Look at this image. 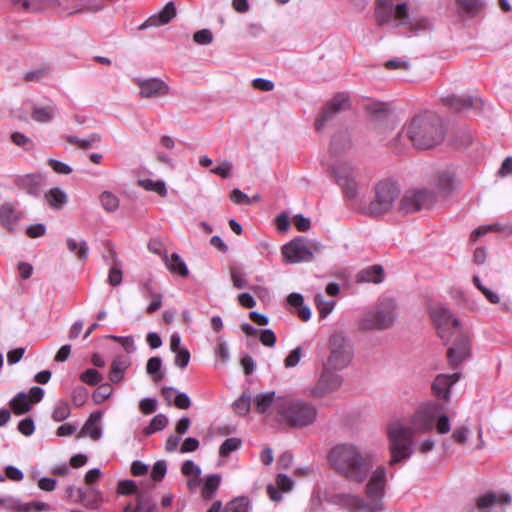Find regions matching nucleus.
<instances>
[{"label":"nucleus","instance_id":"nucleus-1","mask_svg":"<svg viewBox=\"0 0 512 512\" xmlns=\"http://www.w3.org/2000/svg\"><path fill=\"white\" fill-rule=\"evenodd\" d=\"M436 428L440 435L451 430L449 417L443 413V406L431 402L419 407L410 417L408 424L396 421L388 425L389 466L408 461L414 453L415 435L425 434Z\"/></svg>","mask_w":512,"mask_h":512},{"label":"nucleus","instance_id":"nucleus-2","mask_svg":"<svg viewBox=\"0 0 512 512\" xmlns=\"http://www.w3.org/2000/svg\"><path fill=\"white\" fill-rule=\"evenodd\" d=\"M331 469L346 481L361 485L370 476L377 454L361 444L342 442L333 446L327 456Z\"/></svg>","mask_w":512,"mask_h":512},{"label":"nucleus","instance_id":"nucleus-3","mask_svg":"<svg viewBox=\"0 0 512 512\" xmlns=\"http://www.w3.org/2000/svg\"><path fill=\"white\" fill-rule=\"evenodd\" d=\"M407 136L416 148L430 149L443 140L444 129L438 118L420 115L411 121Z\"/></svg>","mask_w":512,"mask_h":512},{"label":"nucleus","instance_id":"nucleus-4","mask_svg":"<svg viewBox=\"0 0 512 512\" xmlns=\"http://www.w3.org/2000/svg\"><path fill=\"white\" fill-rule=\"evenodd\" d=\"M276 412L284 423L295 428L310 426L317 418V409L312 403L291 396L279 397Z\"/></svg>","mask_w":512,"mask_h":512},{"label":"nucleus","instance_id":"nucleus-5","mask_svg":"<svg viewBox=\"0 0 512 512\" xmlns=\"http://www.w3.org/2000/svg\"><path fill=\"white\" fill-rule=\"evenodd\" d=\"M375 15L379 25L396 22V27L408 25L411 30L425 29L428 26L427 20H421L417 24L412 22L406 3L394 5L391 0H377Z\"/></svg>","mask_w":512,"mask_h":512},{"label":"nucleus","instance_id":"nucleus-6","mask_svg":"<svg viewBox=\"0 0 512 512\" xmlns=\"http://www.w3.org/2000/svg\"><path fill=\"white\" fill-rule=\"evenodd\" d=\"M396 318V302L391 298H383L365 312L359 326L362 330H385L393 326Z\"/></svg>","mask_w":512,"mask_h":512},{"label":"nucleus","instance_id":"nucleus-7","mask_svg":"<svg viewBox=\"0 0 512 512\" xmlns=\"http://www.w3.org/2000/svg\"><path fill=\"white\" fill-rule=\"evenodd\" d=\"M400 187L391 179L381 180L374 186V197L366 207L370 216H379L389 212L399 198Z\"/></svg>","mask_w":512,"mask_h":512},{"label":"nucleus","instance_id":"nucleus-8","mask_svg":"<svg viewBox=\"0 0 512 512\" xmlns=\"http://www.w3.org/2000/svg\"><path fill=\"white\" fill-rule=\"evenodd\" d=\"M329 355L323 363L325 367L342 370L353 359V346L342 332L333 333L328 340Z\"/></svg>","mask_w":512,"mask_h":512},{"label":"nucleus","instance_id":"nucleus-9","mask_svg":"<svg viewBox=\"0 0 512 512\" xmlns=\"http://www.w3.org/2000/svg\"><path fill=\"white\" fill-rule=\"evenodd\" d=\"M321 250V243L299 237L282 247V255L289 263L309 262Z\"/></svg>","mask_w":512,"mask_h":512},{"label":"nucleus","instance_id":"nucleus-10","mask_svg":"<svg viewBox=\"0 0 512 512\" xmlns=\"http://www.w3.org/2000/svg\"><path fill=\"white\" fill-rule=\"evenodd\" d=\"M370 475L365 486L366 507L370 508V512H379L385 508L383 498L386 487V468L378 466Z\"/></svg>","mask_w":512,"mask_h":512},{"label":"nucleus","instance_id":"nucleus-11","mask_svg":"<svg viewBox=\"0 0 512 512\" xmlns=\"http://www.w3.org/2000/svg\"><path fill=\"white\" fill-rule=\"evenodd\" d=\"M435 201L436 195L429 189H409L400 198L398 211L403 214L415 213L432 207Z\"/></svg>","mask_w":512,"mask_h":512},{"label":"nucleus","instance_id":"nucleus-12","mask_svg":"<svg viewBox=\"0 0 512 512\" xmlns=\"http://www.w3.org/2000/svg\"><path fill=\"white\" fill-rule=\"evenodd\" d=\"M430 316L436 326L439 337L448 342L452 338V334L461 329L459 320L441 304L434 305L430 308Z\"/></svg>","mask_w":512,"mask_h":512},{"label":"nucleus","instance_id":"nucleus-13","mask_svg":"<svg viewBox=\"0 0 512 512\" xmlns=\"http://www.w3.org/2000/svg\"><path fill=\"white\" fill-rule=\"evenodd\" d=\"M335 371L336 370L323 365L320 378L311 390V394L314 397L322 398L340 388L343 379L340 375L336 374Z\"/></svg>","mask_w":512,"mask_h":512},{"label":"nucleus","instance_id":"nucleus-14","mask_svg":"<svg viewBox=\"0 0 512 512\" xmlns=\"http://www.w3.org/2000/svg\"><path fill=\"white\" fill-rule=\"evenodd\" d=\"M349 98L347 95L340 93L335 95L324 107L321 114L315 121V128L320 131L326 122L332 120L336 114L345 110L349 106Z\"/></svg>","mask_w":512,"mask_h":512},{"label":"nucleus","instance_id":"nucleus-15","mask_svg":"<svg viewBox=\"0 0 512 512\" xmlns=\"http://www.w3.org/2000/svg\"><path fill=\"white\" fill-rule=\"evenodd\" d=\"M455 336V343L448 349V359L452 367H456L470 355V341L468 337L459 329L458 332L453 333Z\"/></svg>","mask_w":512,"mask_h":512},{"label":"nucleus","instance_id":"nucleus-16","mask_svg":"<svg viewBox=\"0 0 512 512\" xmlns=\"http://www.w3.org/2000/svg\"><path fill=\"white\" fill-rule=\"evenodd\" d=\"M0 506L10 512H40L50 509V505L45 502L32 501L23 503L19 498L12 496L1 497Z\"/></svg>","mask_w":512,"mask_h":512},{"label":"nucleus","instance_id":"nucleus-17","mask_svg":"<svg viewBox=\"0 0 512 512\" xmlns=\"http://www.w3.org/2000/svg\"><path fill=\"white\" fill-rule=\"evenodd\" d=\"M330 501L335 505L347 509L349 512H370V508L366 507V500L356 494H335L334 496H332Z\"/></svg>","mask_w":512,"mask_h":512},{"label":"nucleus","instance_id":"nucleus-18","mask_svg":"<svg viewBox=\"0 0 512 512\" xmlns=\"http://www.w3.org/2000/svg\"><path fill=\"white\" fill-rule=\"evenodd\" d=\"M136 83L143 98H159L169 92V86L159 78L137 79Z\"/></svg>","mask_w":512,"mask_h":512},{"label":"nucleus","instance_id":"nucleus-19","mask_svg":"<svg viewBox=\"0 0 512 512\" xmlns=\"http://www.w3.org/2000/svg\"><path fill=\"white\" fill-rule=\"evenodd\" d=\"M460 377L461 374L458 372L453 374L438 375L432 383V390L434 395L439 399L448 401L450 399V389L456 382L459 381Z\"/></svg>","mask_w":512,"mask_h":512},{"label":"nucleus","instance_id":"nucleus-20","mask_svg":"<svg viewBox=\"0 0 512 512\" xmlns=\"http://www.w3.org/2000/svg\"><path fill=\"white\" fill-rule=\"evenodd\" d=\"M443 102L457 112L471 108L480 109L482 107V100L477 96L471 95H451L443 98Z\"/></svg>","mask_w":512,"mask_h":512},{"label":"nucleus","instance_id":"nucleus-21","mask_svg":"<svg viewBox=\"0 0 512 512\" xmlns=\"http://www.w3.org/2000/svg\"><path fill=\"white\" fill-rule=\"evenodd\" d=\"M512 498L507 493L488 492L479 496L476 506L479 510L489 512L493 507L510 504Z\"/></svg>","mask_w":512,"mask_h":512},{"label":"nucleus","instance_id":"nucleus-22","mask_svg":"<svg viewBox=\"0 0 512 512\" xmlns=\"http://www.w3.org/2000/svg\"><path fill=\"white\" fill-rule=\"evenodd\" d=\"M176 16V8L173 2H168L157 15L149 17L141 26V29L168 24Z\"/></svg>","mask_w":512,"mask_h":512},{"label":"nucleus","instance_id":"nucleus-23","mask_svg":"<svg viewBox=\"0 0 512 512\" xmlns=\"http://www.w3.org/2000/svg\"><path fill=\"white\" fill-rule=\"evenodd\" d=\"M17 186L28 194L38 196L44 185V178L40 174H28L17 179Z\"/></svg>","mask_w":512,"mask_h":512},{"label":"nucleus","instance_id":"nucleus-24","mask_svg":"<svg viewBox=\"0 0 512 512\" xmlns=\"http://www.w3.org/2000/svg\"><path fill=\"white\" fill-rule=\"evenodd\" d=\"M277 486L268 485L267 492L271 500L278 502L282 498L281 491L288 492L292 490L294 482L285 474H278L276 478Z\"/></svg>","mask_w":512,"mask_h":512},{"label":"nucleus","instance_id":"nucleus-25","mask_svg":"<svg viewBox=\"0 0 512 512\" xmlns=\"http://www.w3.org/2000/svg\"><path fill=\"white\" fill-rule=\"evenodd\" d=\"M22 218V212L18 211L12 204H4L0 208V221L2 225L12 231L17 222Z\"/></svg>","mask_w":512,"mask_h":512},{"label":"nucleus","instance_id":"nucleus-26","mask_svg":"<svg viewBox=\"0 0 512 512\" xmlns=\"http://www.w3.org/2000/svg\"><path fill=\"white\" fill-rule=\"evenodd\" d=\"M279 397L280 396H276L274 391L257 394L253 400L256 411L260 414H264L272 407L276 410V403Z\"/></svg>","mask_w":512,"mask_h":512},{"label":"nucleus","instance_id":"nucleus-27","mask_svg":"<svg viewBox=\"0 0 512 512\" xmlns=\"http://www.w3.org/2000/svg\"><path fill=\"white\" fill-rule=\"evenodd\" d=\"M331 170L337 184L357 175L354 166L350 162L343 160L336 161L332 165Z\"/></svg>","mask_w":512,"mask_h":512},{"label":"nucleus","instance_id":"nucleus-28","mask_svg":"<svg viewBox=\"0 0 512 512\" xmlns=\"http://www.w3.org/2000/svg\"><path fill=\"white\" fill-rule=\"evenodd\" d=\"M101 413L94 412L92 413L84 426L82 427L79 436H90L93 440H98L101 437V429L99 427V422L101 420Z\"/></svg>","mask_w":512,"mask_h":512},{"label":"nucleus","instance_id":"nucleus-29","mask_svg":"<svg viewBox=\"0 0 512 512\" xmlns=\"http://www.w3.org/2000/svg\"><path fill=\"white\" fill-rule=\"evenodd\" d=\"M162 258L170 272L177 273L183 277H186L189 274V270L185 262L177 253H172L170 256H168L167 253H163Z\"/></svg>","mask_w":512,"mask_h":512},{"label":"nucleus","instance_id":"nucleus-30","mask_svg":"<svg viewBox=\"0 0 512 512\" xmlns=\"http://www.w3.org/2000/svg\"><path fill=\"white\" fill-rule=\"evenodd\" d=\"M45 201L55 210L62 209L68 201L67 194L60 188H52L45 192Z\"/></svg>","mask_w":512,"mask_h":512},{"label":"nucleus","instance_id":"nucleus-31","mask_svg":"<svg viewBox=\"0 0 512 512\" xmlns=\"http://www.w3.org/2000/svg\"><path fill=\"white\" fill-rule=\"evenodd\" d=\"M130 362L127 357H117L113 360L110 368L109 379L113 383H119L124 376L126 369L129 367Z\"/></svg>","mask_w":512,"mask_h":512},{"label":"nucleus","instance_id":"nucleus-32","mask_svg":"<svg viewBox=\"0 0 512 512\" xmlns=\"http://www.w3.org/2000/svg\"><path fill=\"white\" fill-rule=\"evenodd\" d=\"M383 274V268L379 265H374L361 270L357 275V280L364 283H380L383 281Z\"/></svg>","mask_w":512,"mask_h":512},{"label":"nucleus","instance_id":"nucleus-33","mask_svg":"<svg viewBox=\"0 0 512 512\" xmlns=\"http://www.w3.org/2000/svg\"><path fill=\"white\" fill-rule=\"evenodd\" d=\"M9 405L16 415L25 414L32 408L29 396L25 392L17 393L15 397L11 399Z\"/></svg>","mask_w":512,"mask_h":512},{"label":"nucleus","instance_id":"nucleus-34","mask_svg":"<svg viewBox=\"0 0 512 512\" xmlns=\"http://www.w3.org/2000/svg\"><path fill=\"white\" fill-rule=\"evenodd\" d=\"M352 146L350 137L347 132L336 134L331 141V152L334 155H341L348 151Z\"/></svg>","mask_w":512,"mask_h":512},{"label":"nucleus","instance_id":"nucleus-35","mask_svg":"<svg viewBox=\"0 0 512 512\" xmlns=\"http://www.w3.org/2000/svg\"><path fill=\"white\" fill-rule=\"evenodd\" d=\"M67 249L76 255L80 261H86L88 258L89 247L85 240L77 241L74 238H67Z\"/></svg>","mask_w":512,"mask_h":512},{"label":"nucleus","instance_id":"nucleus-36","mask_svg":"<svg viewBox=\"0 0 512 512\" xmlns=\"http://www.w3.org/2000/svg\"><path fill=\"white\" fill-rule=\"evenodd\" d=\"M110 252L112 256V266L109 270L108 274V282L112 286H118L122 282V269L121 262L117 257V253L114 248L110 247Z\"/></svg>","mask_w":512,"mask_h":512},{"label":"nucleus","instance_id":"nucleus-37","mask_svg":"<svg viewBox=\"0 0 512 512\" xmlns=\"http://www.w3.org/2000/svg\"><path fill=\"white\" fill-rule=\"evenodd\" d=\"M221 483V476L218 474L209 475L204 483V486L201 491V495L203 499L210 500L213 498L214 494L218 490Z\"/></svg>","mask_w":512,"mask_h":512},{"label":"nucleus","instance_id":"nucleus-38","mask_svg":"<svg viewBox=\"0 0 512 512\" xmlns=\"http://www.w3.org/2000/svg\"><path fill=\"white\" fill-rule=\"evenodd\" d=\"M55 114V106L49 105L45 107L35 106L33 108L31 117L39 123H47L51 121Z\"/></svg>","mask_w":512,"mask_h":512},{"label":"nucleus","instance_id":"nucleus-39","mask_svg":"<svg viewBox=\"0 0 512 512\" xmlns=\"http://www.w3.org/2000/svg\"><path fill=\"white\" fill-rule=\"evenodd\" d=\"M341 187L343 195L349 200H354L359 194L360 185L357 180V175L347 179L346 181L338 184Z\"/></svg>","mask_w":512,"mask_h":512},{"label":"nucleus","instance_id":"nucleus-40","mask_svg":"<svg viewBox=\"0 0 512 512\" xmlns=\"http://www.w3.org/2000/svg\"><path fill=\"white\" fill-rule=\"evenodd\" d=\"M99 199L101 206L108 213H112L119 208V198L109 191L101 193Z\"/></svg>","mask_w":512,"mask_h":512},{"label":"nucleus","instance_id":"nucleus-41","mask_svg":"<svg viewBox=\"0 0 512 512\" xmlns=\"http://www.w3.org/2000/svg\"><path fill=\"white\" fill-rule=\"evenodd\" d=\"M136 502L134 512H158L149 495L137 493Z\"/></svg>","mask_w":512,"mask_h":512},{"label":"nucleus","instance_id":"nucleus-42","mask_svg":"<svg viewBox=\"0 0 512 512\" xmlns=\"http://www.w3.org/2000/svg\"><path fill=\"white\" fill-rule=\"evenodd\" d=\"M168 422V418L164 414H157L153 417L149 426L144 428L143 433L148 436L157 431H161L168 425Z\"/></svg>","mask_w":512,"mask_h":512},{"label":"nucleus","instance_id":"nucleus-43","mask_svg":"<svg viewBox=\"0 0 512 512\" xmlns=\"http://www.w3.org/2000/svg\"><path fill=\"white\" fill-rule=\"evenodd\" d=\"M140 186H142L147 191H153L159 194L161 197H165L167 195V188L163 181H154L151 179H142L139 181Z\"/></svg>","mask_w":512,"mask_h":512},{"label":"nucleus","instance_id":"nucleus-44","mask_svg":"<svg viewBox=\"0 0 512 512\" xmlns=\"http://www.w3.org/2000/svg\"><path fill=\"white\" fill-rule=\"evenodd\" d=\"M251 407V396L242 393V395L233 403L234 411L240 415L245 416Z\"/></svg>","mask_w":512,"mask_h":512},{"label":"nucleus","instance_id":"nucleus-45","mask_svg":"<svg viewBox=\"0 0 512 512\" xmlns=\"http://www.w3.org/2000/svg\"><path fill=\"white\" fill-rule=\"evenodd\" d=\"M315 303L321 317H326L332 312L335 306L333 300H326L323 295L317 294L315 296Z\"/></svg>","mask_w":512,"mask_h":512},{"label":"nucleus","instance_id":"nucleus-46","mask_svg":"<svg viewBox=\"0 0 512 512\" xmlns=\"http://www.w3.org/2000/svg\"><path fill=\"white\" fill-rule=\"evenodd\" d=\"M70 415V406L67 402H58L52 412V419L56 422H62Z\"/></svg>","mask_w":512,"mask_h":512},{"label":"nucleus","instance_id":"nucleus-47","mask_svg":"<svg viewBox=\"0 0 512 512\" xmlns=\"http://www.w3.org/2000/svg\"><path fill=\"white\" fill-rule=\"evenodd\" d=\"M456 3L462 11L468 14H476L483 7L481 0H456Z\"/></svg>","mask_w":512,"mask_h":512},{"label":"nucleus","instance_id":"nucleus-48","mask_svg":"<svg viewBox=\"0 0 512 512\" xmlns=\"http://www.w3.org/2000/svg\"><path fill=\"white\" fill-rule=\"evenodd\" d=\"M241 446V440L239 438H228L226 439L219 448V455L222 457L228 456L230 453L236 451Z\"/></svg>","mask_w":512,"mask_h":512},{"label":"nucleus","instance_id":"nucleus-49","mask_svg":"<svg viewBox=\"0 0 512 512\" xmlns=\"http://www.w3.org/2000/svg\"><path fill=\"white\" fill-rule=\"evenodd\" d=\"M248 500L244 497L230 501L222 512H248Z\"/></svg>","mask_w":512,"mask_h":512},{"label":"nucleus","instance_id":"nucleus-50","mask_svg":"<svg viewBox=\"0 0 512 512\" xmlns=\"http://www.w3.org/2000/svg\"><path fill=\"white\" fill-rule=\"evenodd\" d=\"M94 493V490L91 488L87 491L82 488H76L74 486H69L66 489V494L68 498L73 499L76 502H84L87 493Z\"/></svg>","mask_w":512,"mask_h":512},{"label":"nucleus","instance_id":"nucleus-51","mask_svg":"<svg viewBox=\"0 0 512 512\" xmlns=\"http://www.w3.org/2000/svg\"><path fill=\"white\" fill-rule=\"evenodd\" d=\"M469 428L465 425L456 427L451 435L453 441L457 444L464 445L466 444L469 436Z\"/></svg>","mask_w":512,"mask_h":512},{"label":"nucleus","instance_id":"nucleus-52","mask_svg":"<svg viewBox=\"0 0 512 512\" xmlns=\"http://www.w3.org/2000/svg\"><path fill=\"white\" fill-rule=\"evenodd\" d=\"M11 140L15 145L22 147L25 150H32L34 148L33 141L22 133H13L11 135Z\"/></svg>","mask_w":512,"mask_h":512},{"label":"nucleus","instance_id":"nucleus-53","mask_svg":"<svg viewBox=\"0 0 512 512\" xmlns=\"http://www.w3.org/2000/svg\"><path fill=\"white\" fill-rule=\"evenodd\" d=\"M80 379L89 385H97L102 381V376L97 370L88 369L80 375Z\"/></svg>","mask_w":512,"mask_h":512},{"label":"nucleus","instance_id":"nucleus-54","mask_svg":"<svg viewBox=\"0 0 512 512\" xmlns=\"http://www.w3.org/2000/svg\"><path fill=\"white\" fill-rule=\"evenodd\" d=\"M167 472V464L164 460L157 461L152 468L151 477L154 481H161Z\"/></svg>","mask_w":512,"mask_h":512},{"label":"nucleus","instance_id":"nucleus-55","mask_svg":"<svg viewBox=\"0 0 512 512\" xmlns=\"http://www.w3.org/2000/svg\"><path fill=\"white\" fill-rule=\"evenodd\" d=\"M181 472L188 477H199L201 469L192 460H186L181 467Z\"/></svg>","mask_w":512,"mask_h":512},{"label":"nucleus","instance_id":"nucleus-56","mask_svg":"<svg viewBox=\"0 0 512 512\" xmlns=\"http://www.w3.org/2000/svg\"><path fill=\"white\" fill-rule=\"evenodd\" d=\"M193 40L200 45H207L213 41V34L209 29H202L194 33Z\"/></svg>","mask_w":512,"mask_h":512},{"label":"nucleus","instance_id":"nucleus-57","mask_svg":"<svg viewBox=\"0 0 512 512\" xmlns=\"http://www.w3.org/2000/svg\"><path fill=\"white\" fill-rule=\"evenodd\" d=\"M111 393H112L111 386L108 383L102 384L93 393V400L97 403H100V402L104 401L105 399H107L111 395Z\"/></svg>","mask_w":512,"mask_h":512},{"label":"nucleus","instance_id":"nucleus-58","mask_svg":"<svg viewBox=\"0 0 512 512\" xmlns=\"http://www.w3.org/2000/svg\"><path fill=\"white\" fill-rule=\"evenodd\" d=\"M301 357H302V348L296 347L285 358V360H284L285 367H287V368L295 367L300 362Z\"/></svg>","mask_w":512,"mask_h":512},{"label":"nucleus","instance_id":"nucleus-59","mask_svg":"<svg viewBox=\"0 0 512 512\" xmlns=\"http://www.w3.org/2000/svg\"><path fill=\"white\" fill-rule=\"evenodd\" d=\"M230 275L235 288L242 289L247 286V280L236 267L230 268Z\"/></svg>","mask_w":512,"mask_h":512},{"label":"nucleus","instance_id":"nucleus-60","mask_svg":"<svg viewBox=\"0 0 512 512\" xmlns=\"http://www.w3.org/2000/svg\"><path fill=\"white\" fill-rule=\"evenodd\" d=\"M17 429L24 436H31L35 431V424L33 419L28 417L21 420L18 424Z\"/></svg>","mask_w":512,"mask_h":512},{"label":"nucleus","instance_id":"nucleus-61","mask_svg":"<svg viewBox=\"0 0 512 512\" xmlns=\"http://www.w3.org/2000/svg\"><path fill=\"white\" fill-rule=\"evenodd\" d=\"M118 493L122 495L137 493V485L132 480H122L118 483Z\"/></svg>","mask_w":512,"mask_h":512},{"label":"nucleus","instance_id":"nucleus-62","mask_svg":"<svg viewBox=\"0 0 512 512\" xmlns=\"http://www.w3.org/2000/svg\"><path fill=\"white\" fill-rule=\"evenodd\" d=\"M232 167L233 165L230 161L224 160L221 164L212 169L211 172L222 178H228L231 174Z\"/></svg>","mask_w":512,"mask_h":512},{"label":"nucleus","instance_id":"nucleus-63","mask_svg":"<svg viewBox=\"0 0 512 512\" xmlns=\"http://www.w3.org/2000/svg\"><path fill=\"white\" fill-rule=\"evenodd\" d=\"M190 361V352L188 349L183 348L182 350H179L178 352H175V365L179 368L183 369L185 368Z\"/></svg>","mask_w":512,"mask_h":512},{"label":"nucleus","instance_id":"nucleus-64","mask_svg":"<svg viewBox=\"0 0 512 512\" xmlns=\"http://www.w3.org/2000/svg\"><path fill=\"white\" fill-rule=\"evenodd\" d=\"M230 199L235 204H252V200L238 188H235L231 191Z\"/></svg>","mask_w":512,"mask_h":512}]
</instances>
